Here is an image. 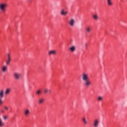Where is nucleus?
<instances>
[{
	"instance_id": "obj_10",
	"label": "nucleus",
	"mask_w": 127,
	"mask_h": 127,
	"mask_svg": "<svg viewBox=\"0 0 127 127\" xmlns=\"http://www.w3.org/2000/svg\"><path fill=\"white\" fill-rule=\"evenodd\" d=\"M56 53H57V52L56 50H51L48 52V55L51 56V55H56Z\"/></svg>"
},
{
	"instance_id": "obj_12",
	"label": "nucleus",
	"mask_w": 127,
	"mask_h": 127,
	"mask_svg": "<svg viewBox=\"0 0 127 127\" xmlns=\"http://www.w3.org/2000/svg\"><path fill=\"white\" fill-rule=\"evenodd\" d=\"M30 114V111H29V109H27L24 111V115L26 117H28V115Z\"/></svg>"
},
{
	"instance_id": "obj_7",
	"label": "nucleus",
	"mask_w": 127,
	"mask_h": 127,
	"mask_svg": "<svg viewBox=\"0 0 127 127\" xmlns=\"http://www.w3.org/2000/svg\"><path fill=\"white\" fill-rule=\"evenodd\" d=\"M84 82V86L86 88H89L91 85H92V82H91V80L90 79H88L87 80H85Z\"/></svg>"
},
{
	"instance_id": "obj_4",
	"label": "nucleus",
	"mask_w": 127,
	"mask_h": 127,
	"mask_svg": "<svg viewBox=\"0 0 127 127\" xmlns=\"http://www.w3.org/2000/svg\"><path fill=\"white\" fill-rule=\"evenodd\" d=\"M21 73L19 72H14V78L16 81H18V80H20V78H21Z\"/></svg>"
},
{
	"instance_id": "obj_15",
	"label": "nucleus",
	"mask_w": 127,
	"mask_h": 127,
	"mask_svg": "<svg viewBox=\"0 0 127 127\" xmlns=\"http://www.w3.org/2000/svg\"><path fill=\"white\" fill-rule=\"evenodd\" d=\"M42 93V90L41 89H38L36 91V95H37V96H40Z\"/></svg>"
},
{
	"instance_id": "obj_11",
	"label": "nucleus",
	"mask_w": 127,
	"mask_h": 127,
	"mask_svg": "<svg viewBox=\"0 0 127 127\" xmlns=\"http://www.w3.org/2000/svg\"><path fill=\"white\" fill-rule=\"evenodd\" d=\"M10 92H11V89L10 88H7L5 90L4 94L5 95H9V94H10Z\"/></svg>"
},
{
	"instance_id": "obj_6",
	"label": "nucleus",
	"mask_w": 127,
	"mask_h": 127,
	"mask_svg": "<svg viewBox=\"0 0 127 127\" xmlns=\"http://www.w3.org/2000/svg\"><path fill=\"white\" fill-rule=\"evenodd\" d=\"M100 125V119L96 118L93 121V127H99Z\"/></svg>"
},
{
	"instance_id": "obj_16",
	"label": "nucleus",
	"mask_w": 127,
	"mask_h": 127,
	"mask_svg": "<svg viewBox=\"0 0 127 127\" xmlns=\"http://www.w3.org/2000/svg\"><path fill=\"white\" fill-rule=\"evenodd\" d=\"M92 18L94 20H98L99 19V15H98V14H94L92 15Z\"/></svg>"
},
{
	"instance_id": "obj_14",
	"label": "nucleus",
	"mask_w": 127,
	"mask_h": 127,
	"mask_svg": "<svg viewBox=\"0 0 127 127\" xmlns=\"http://www.w3.org/2000/svg\"><path fill=\"white\" fill-rule=\"evenodd\" d=\"M44 94H51V90L49 89L48 88H45L44 89Z\"/></svg>"
},
{
	"instance_id": "obj_20",
	"label": "nucleus",
	"mask_w": 127,
	"mask_h": 127,
	"mask_svg": "<svg viewBox=\"0 0 127 127\" xmlns=\"http://www.w3.org/2000/svg\"><path fill=\"white\" fill-rule=\"evenodd\" d=\"M98 102H103V96H98L97 98Z\"/></svg>"
},
{
	"instance_id": "obj_17",
	"label": "nucleus",
	"mask_w": 127,
	"mask_h": 127,
	"mask_svg": "<svg viewBox=\"0 0 127 127\" xmlns=\"http://www.w3.org/2000/svg\"><path fill=\"white\" fill-rule=\"evenodd\" d=\"M44 101H45V99L43 98H41L39 99L38 103L40 105H42V104L44 103Z\"/></svg>"
},
{
	"instance_id": "obj_19",
	"label": "nucleus",
	"mask_w": 127,
	"mask_h": 127,
	"mask_svg": "<svg viewBox=\"0 0 127 127\" xmlns=\"http://www.w3.org/2000/svg\"><path fill=\"white\" fill-rule=\"evenodd\" d=\"M82 120L83 123V125H84L85 126L88 125V121L85 117L82 118Z\"/></svg>"
},
{
	"instance_id": "obj_5",
	"label": "nucleus",
	"mask_w": 127,
	"mask_h": 127,
	"mask_svg": "<svg viewBox=\"0 0 127 127\" xmlns=\"http://www.w3.org/2000/svg\"><path fill=\"white\" fill-rule=\"evenodd\" d=\"M11 62V56L10 54H7V59L5 61L6 65H9Z\"/></svg>"
},
{
	"instance_id": "obj_13",
	"label": "nucleus",
	"mask_w": 127,
	"mask_h": 127,
	"mask_svg": "<svg viewBox=\"0 0 127 127\" xmlns=\"http://www.w3.org/2000/svg\"><path fill=\"white\" fill-rule=\"evenodd\" d=\"M4 97V90L1 89L0 90V99H2Z\"/></svg>"
},
{
	"instance_id": "obj_25",
	"label": "nucleus",
	"mask_w": 127,
	"mask_h": 127,
	"mask_svg": "<svg viewBox=\"0 0 127 127\" xmlns=\"http://www.w3.org/2000/svg\"><path fill=\"white\" fill-rule=\"evenodd\" d=\"M3 103L2 98H0V106L2 105Z\"/></svg>"
},
{
	"instance_id": "obj_26",
	"label": "nucleus",
	"mask_w": 127,
	"mask_h": 127,
	"mask_svg": "<svg viewBox=\"0 0 127 127\" xmlns=\"http://www.w3.org/2000/svg\"><path fill=\"white\" fill-rule=\"evenodd\" d=\"M4 109L6 110V111H8V108L6 106H4Z\"/></svg>"
},
{
	"instance_id": "obj_24",
	"label": "nucleus",
	"mask_w": 127,
	"mask_h": 127,
	"mask_svg": "<svg viewBox=\"0 0 127 127\" xmlns=\"http://www.w3.org/2000/svg\"><path fill=\"white\" fill-rule=\"evenodd\" d=\"M2 118L4 121H6V120L8 119V116H7V115H3Z\"/></svg>"
},
{
	"instance_id": "obj_18",
	"label": "nucleus",
	"mask_w": 127,
	"mask_h": 127,
	"mask_svg": "<svg viewBox=\"0 0 127 127\" xmlns=\"http://www.w3.org/2000/svg\"><path fill=\"white\" fill-rule=\"evenodd\" d=\"M7 70V66L4 65L1 68V71L3 73H5Z\"/></svg>"
},
{
	"instance_id": "obj_2",
	"label": "nucleus",
	"mask_w": 127,
	"mask_h": 127,
	"mask_svg": "<svg viewBox=\"0 0 127 127\" xmlns=\"http://www.w3.org/2000/svg\"><path fill=\"white\" fill-rule=\"evenodd\" d=\"M68 25L70 26V27H74L75 26V23H76V21L74 18H70L67 22Z\"/></svg>"
},
{
	"instance_id": "obj_22",
	"label": "nucleus",
	"mask_w": 127,
	"mask_h": 127,
	"mask_svg": "<svg viewBox=\"0 0 127 127\" xmlns=\"http://www.w3.org/2000/svg\"><path fill=\"white\" fill-rule=\"evenodd\" d=\"M85 31L87 32V33H90V32H91V27H87L85 28Z\"/></svg>"
},
{
	"instance_id": "obj_1",
	"label": "nucleus",
	"mask_w": 127,
	"mask_h": 127,
	"mask_svg": "<svg viewBox=\"0 0 127 127\" xmlns=\"http://www.w3.org/2000/svg\"><path fill=\"white\" fill-rule=\"evenodd\" d=\"M7 7V4H6V3H0V10L2 11V12H5Z\"/></svg>"
},
{
	"instance_id": "obj_27",
	"label": "nucleus",
	"mask_w": 127,
	"mask_h": 127,
	"mask_svg": "<svg viewBox=\"0 0 127 127\" xmlns=\"http://www.w3.org/2000/svg\"><path fill=\"white\" fill-rule=\"evenodd\" d=\"M1 113H4V110H1Z\"/></svg>"
},
{
	"instance_id": "obj_3",
	"label": "nucleus",
	"mask_w": 127,
	"mask_h": 127,
	"mask_svg": "<svg viewBox=\"0 0 127 127\" xmlns=\"http://www.w3.org/2000/svg\"><path fill=\"white\" fill-rule=\"evenodd\" d=\"M81 78L83 82L90 79V78L89 77V74L86 72H83L82 73Z\"/></svg>"
},
{
	"instance_id": "obj_9",
	"label": "nucleus",
	"mask_w": 127,
	"mask_h": 127,
	"mask_svg": "<svg viewBox=\"0 0 127 127\" xmlns=\"http://www.w3.org/2000/svg\"><path fill=\"white\" fill-rule=\"evenodd\" d=\"M70 52L71 53H74L75 51H76V46H71L70 47L68 48Z\"/></svg>"
},
{
	"instance_id": "obj_21",
	"label": "nucleus",
	"mask_w": 127,
	"mask_h": 127,
	"mask_svg": "<svg viewBox=\"0 0 127 127\" xmlns=\"http://www.w3.org/2000/svg\"><path fill=\"white\" fill-rule=\"evenodd\" d=\"M107 4L109 6H112L113 4V2L112 1V0H107Z\"/></svg>"
},
{
	"instance_id": "obj_8",
	"label": "nucleus",
	"mask_w": 127,
	"mask_h": 127,
	"mask_svg": "<svg viewBox=\"0 0 127 127\" xmlns=\"http://www.w3.org/2000/svg\"><path fill=\"white\" fill-rule=\"evenodd\" d=\"M60 14L61 15H67L68 14V11H65L64 8H62L60 11Z\"/></svg>"
},
{
	"instance_id": "obj_23",
	"label": "nucleus",
	"mask_w": 127,
	"mask_h": 127,
	"mask_svg": "<svg viewBox=\"0 0 127 127\" xmlns=\"http://www.w3.org/2000/svg\"><path fill=\"white\" fill-rule=\"evenodd\" d=\"M4 126V123L2 122V120L0 118V127H2Z\"/></svg>"
}]
</instances>
